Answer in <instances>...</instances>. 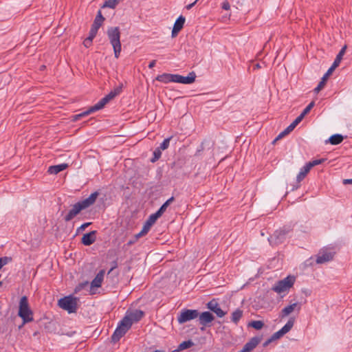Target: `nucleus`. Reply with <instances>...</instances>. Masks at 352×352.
<instances>
[{
    "label": "nucleus",
    "instance_id": "f257e3e1",
    "mask_svg": "<svg viewBox=\"0 0 352 352\" xmlns=\"http://www.w3.org/2000/svg\"><path fill=\"white\" fill-rule=\"evenodd\" d=\"M107 34L111 44L116 58H118L122 47L120 43V31L118 27H110L107 29Z\"/></svg>",
    "mask_w": 352,
    "mask_h": 352
},
{
    "label": "nucleus",
    "instance_id": "aec40b11",
    "mask_svg": "<svg viewBox=\"0 0 352 352\" xmlns=\"http://www.w3.org/2000/svg\"><path fill=\"white\" fill-rule=\"evenodd\" d=\"M98 196V193L97 192H94L91 193L87 198L80 201L83 207L85 208L89 207L92 204H94L97 197Z\"/></svg>",
    "mask_w": 352,
    "mask_h": 352
},
{
    "label": "nucleus",
    "instance_id": "5701e85b",
    "mask_svg": "<svg viewBox=\"0 0 352 352\" xmlns=\"http://www.w3.org/2000/svg\"><path fill=\"white\" fill-rule=\"evenodd\" d=\"M346 47H347L346 45H344L342 47V49L340 50L338 54L337 55V56H336V59L334 60V62L333 63L331 67H332L335 69L337 67H338V65H340V63L342 59L343 56L344 55V54L346 52Z\"/></svg>",
    "mask_w": 352,
    "mask_h": 352
},
{
    "label": "nucleus",
    "instance_id": "13d9d810",
    "mask_svg": "<svg viewBox=\"0 0 352 352\" xmlns=\"http://www.w3.org/2000/svg\"><path fill=\"white\" fill-rule=\"evenodd\" d=\"M197 1H195V2L190 3V4H188V6H186V9L187 10H190V8H192V6L196 3Z\"/></svg>",
    "mask_w": 352,
    "mask_h": 352
},
{
    "label": "nucleus",
    "instance_id": "09e8293b",
    "mask_svg": "<svg viewBox=\"0 0 352 352\" xmlns=\"http://www.w3.org/2000/svg\"><path fill=\"white\" fill-rule=\"evenodd\" d=\"M100 100V102H102V104H103L104 107L110 101L106 96H104V98H102Z\"/></svg>",
    "mask_w": 352,
    "mask_h": 352
},
{
    "label": "nucleus",
    "instance_id": "58836bf2",
    "mask_svg": "<svg viewBox=\"0 0 352 352\" xmlns=\"http://www.w3.org/2000/svg\"><path fill=\"white\" fill-rule=\"evenodd\" d=\"M314 102H310L307 107L306 108L302 111V112L300 113L302 116H303V117H305L310 111L311 109L314 107Z\"/></svg>",
    "mask_w": 352,
    "mask_h": 352
},
{
    "label": "nucleus",
    "instance_id": "e433bc0d",
    "mask_svg": "<svg viewBox=\"0 0 352 352\" xmlns=\"http://www.w3.org/2000/svg\"><path fill=\"white\" fill-rule=\"evenodd\" d=\"M324 160V159L314 160L313 161L308 162L307 164L311 169L312 167L322 164Z\"/></svg>",
    "mask_w": 352,
    "mask_h": 352
},
{
    "label": "nucleus",
    "instance_id": "6ab92c4d",
    "mask_svg": "<svg viewBox=\"0 0 352 352\" xmlns=\"http://www.w3.org/2000/svg\"><path fill=\"white\" fill-rule=\"evenodd\" d=\"M334 69L332 67H330L326 74L323 76V77L321 79V81L319 82L318 86L314 89V91L316 93H318L322 89H323L324 86L326 84V82L329 78V76L331 74V73L333 72Z\"/></svg>",
    "mask_w": 352,
    "mask_h": 352
},
{
    "label": "nucleus",
    "instance_id": "ea45409f",
    "mask_svg": "<svg viewBox=\"0 0 352 352\" xmlns=\"http://www.w3.org/2000/svg\"><path fill=\"white\" fill-rule=\"evenodd\" d=\"M289 133H291L290 131H289L287 130V129L286 128L283 131H282L275 139L273 141V143H275L276 141H278V140L281 139L282 138H283L284 136L288 135Z\"/></svg>",
    "mask_w": 352,
    "mask_h": 352
},
{
    "label": "nucleus",
    "instance_id": "72a5a7b5",
    "mask_svg": "<svg viewBox=\"0 0 352 352\" xmlns=\"http://www.w3.org/2000/svg\"><path fill=\"white\" fill-rule=\"evenodd\" d=\"M118 3L117 0H106L103 4V8H114Z\"/></svg>",
    "mask_w": 352,
    "mask_h": 352
},
{
    "label": "nucleus",
    "instance_id": "b1692460",
    "mask_svg": "<svg viewBox=\"0 0 352 352\" xmlns=\"http://www.w3.org/2000/svg\"><path fill=\"white\" fill-rule=\"evenodd\" d=\"M67 164H60L58 165L51 166L48 168V173L50 174H57L63 170H64L67 167Z\"/></svg>",
    "mask_w": 352,
    "mask_h": 352
},
{
    "label": "nucleus",
    "instance_id": "37998d69",
    "mask_svg": "<svg viewBox=\"0 0 352 352\" xmlns=\"http://www.w3.org/2000/svg\"><path fill=\"white\" fill-rule=\"evenodd\" d=\"M303 118H304L303 116L300 114L292 122H294V124L297 126L302 121V120Z\"/></svg>",
    "mask_w": 352,
    "mask_h": 352
},
{
    "label": "nucleus",
    "instance_id": "49530a36",
    "mask_svg": "<svg viewBox=\"0 0 352 352\" xmlns=\"http://www.w3.org/2000/svg\"><path fill=\"white\" fill-rule=\"evenodd\" d=\"M122 85H120L119 86H118L113 89V91L118 96L122 92Z\"/></svg>",
    "mask_w": 352,
    "mask_h": 352
},
{
    "label": "nucleus",
    "instance_id": "bb28decb",
    "mask_svg": "<svg viewBox=\"0 0 352 352\" xmlns=\"http://www.w3.org/2000/svg\"><path fill=\"white\" fill-rule=\"evenodd\" d=\"M242 316H243V311L239 309H237L232 313L231 320L234 324H237L239 322V321L240 320V319L242 318Z\"/></svg>",
    "mask_w": 352,
    "mask_h": 352
},
{
    "label": "nucleus",
    "instance_id": "7c9ffc66",
    "mask_svg": "<svg viewBox=\"0 0 352 352\" xmlns=\"http://www.w3.org/2000/svg\"><path fill=\"white\" fill-rule=\"evenodd\" d=\"M193 345H194V343L191 340L184 341L179 344V345L178 346V348L177 349L179 350V352L180 351H183L184 349H188V348L192 346Z\"/></svg>",
    "mask_w": 352,
    "mask_h": 352
},
{
    "label": "nucleus",
    "instance_id": "393cba45",
    "mask_svg": "<svg viewBox=\"0 0 352 352\" xmlns=\"http://www.w3.org/2000/svg\"><path fill=\"white\" fill-rule=\"evenodd\" d=\"M343 136L340 134H335L331 135L327 142H329L333 145H337L343 141Z\"/></svg>",
    "mask_w": 352,
    "mask_h": 352
},
{
    "label": "nucleus",
    "instance_id": "cd10ccee",
    "mask_svg": "<svg viewBox=\"0 0 352 352\" xmlns=\"http://www.w3.org/2000/svg\"><path fill=\"white\" fill-rule=\"evenodd\" d=\"M162 214L157 211L156 212L149 216L148 219H147L145 223L151 227L155 223L157 219L160 218Z\"/></svg>",
    "mask_w": 352,
    "mask_h": 352
},
{
    "label": "nucleus",
    "instance_id": "79ce46f5",
    "mask_svg": "<svg viewBox=\"0 0 352 352\" xmlns=\"http://www.w3.org/2000/svg\"><path fill=\"white\" fill-rule=\"evenodd\" d=\"M104 18L102 16L101 12L98 11L94 22H99V21H104Z\"/></svg>",
    "mask_w": 352,
    "mask_h": 352
},
{
    "label": "nucleus",
    "instance_id": "6e6d98bb",
    "mask_svg": "<svg viewBox=\"0 0 352 352\" xmlns=\"http://www.w3.org/2000/svg\"><path fill=\"white\" fill-rule=\"evenodd\" d=\"M87 284V282L80 284L78 287H76V292H77V290H80L82 287H83L84 285H86Z\"/></svg>",
    "mask_w": 352,
    "mask_h": 352
},
{
    "label": "nucleus",
    "instance_id": "69168bd1",
    "mask_svg": "<svg viewBox=\"0 0 352 352\" xmlns=\"http://www.w3.org/2000/svg\"><path fill=\"white\" fill-rule=\"evenodd\" d=\"M43 68H45V66L44 65L41 66V69H43Z\"/></svg>",
    "mask_w": 352,
    "mask_h": 352
},
{
    "label": "nucleus",
    "instance_id": "a18cd8bd",
    "mask_svg": "<svg viewBox=\"0 0 352 352\" xmlns=\"http://www.w3.org/2000/svg\"><path fill=\"white\" fill-rule=\"evenodd\" d=\"M118 95L116 94V93L113 91V90L111 91L109 94H108L106 97L109 100H111L113 98H114Z\"/></svg>",
    "mask_w": 352,
    "mask_h": 352
},
{
    "label": "nucleus",
    "instance_id": "2f4dec72",
    "mask_svg": "<svg viewBox=\"0 0 352 352\" xmlns=\"http://www.w3.org/2000/svg\"><path fill=\"white\" fill-rule=\"evenodd\" d=\"M184 23H174V26L172 30V37H175L178 32L183 28Z\"/></svg>",
    "mask_w": 352,
    "mask_h": 352
},
{
    "label": "nucleus",
    "instance_id": "4be33fe9",
    "mask_svg": "<svg viewBox=\"0 0 352 352\" xmlns=\"http://www.w3.org/2000/svg\"><path fill=\"white\" fill-rule=\"evenodd\" d=\"M156 80L157 81L164 82V83H168L170 82H175V74H163L161 75H158L156 77Z\"/></svg>",
    "mask_w": 352,
    "mask_h": 352
},
{
    "label": "nucleus",
    "instance_id": "9d476101",
    "mask_svg": "<svg viewBox=\"0 0 352 352\" xmlns=\"http://www.w3.org/2000/svg\"><path fill=\"white\" fill-rule=\"evenodd\" d=\"M85 208L80 203V201L75 204L72 209L68 212L67 214L65 217V221H69L73 218H74L77 214H78L81 210H84Z\"/></svg>",
    "mask_w": 352,
    "mask_h": 352
},
{
    "label": "nucleus",
    "instance_id": "7ed1b4c3",
    "mask_svg": "<svg viewBox=\"0 0 352 352\" xmlns=\"http://www.w3.org/2000/svg\"><path fill=\"white\" fill-rule=\"evenodd\" d=\"M132 324L128 317L124 316L113 333L112 341L118 342L130 329Z\"/></svg>",
    "mask_w": 352,
    "mask_h": 352
},
{
    "label": "nucleus",
    "instance_id": "4c0bfd02",
    "mask_svg": "<svg viewBox=\"0 0 352 352\" xmlns=\"http://www.w3.org/2000/svg\"><path fill=\"white\" fill-rule=\"evenodd\" d=\"M151 227H150L149 226H148L146 223H145L142 228V230L140 231V233H138L137 234V236L138 237H140V236H142L144 235H145L148 231L149 230L151 229Z\"/></svg>",
    "mask_w": 352,
    "mask_h": 352
},
{
    "label": "nucleus",
    "instance_id": "dca6fc26",
    "mask_svg": "<svg viewBox=\"0 0 352 352\" xmlns=\"http://www.w3.org/2000/svg\"><path fill=\"white\" fill-rule=\"evenodd\" d=\"M198 316L200 324L204 326H206L214 319V316L209 311L202 312L200 315L199 314Z\"/></svg>",
    "mask_w": 352,
    "mask_h": 352
},
{
    "label": "nucleus",
    "instance_id": "8fccbe9b",
    "mask_svg": "<svg viewBox=\"0 0 352 352\" xmlns=\"http://www.w3.org/2000/svg\"><path fill=\"white\" fill-rule=\"evenodd\" d=\"M296 126V124H294V122H292L287 127V130L290 132H292L294 129L295 127Z\"/></svg>",
    "mask_w": 352,
    "mask_h": 352
},
{
    "label": "nucleus",
    "instance_id": "864d4df0",
    "mask_svg": "<svg viewBox=\"0 0 352 352\" xmlns=\"http://www.w3.org/2000/svg\"><path fill=\"white\" fill-rule=\"evenodd\" d=\"M91 224V223H83L80 227V230H85L87 226H89Z\"/></svg>",
    "mask_w": 352,
    "mask_h": 352
},
{
    "label": "nucleus",
    "instance_id": "3c124183",
    "mask_svg": "<svg viewBox=\"0 0 352 352\" xmlns=\"http://www.w3.org/2000/svg\"><path fill=\"white\" fill-rule=\"evenodd\" d=\"M296 126V124H294V122H292L287 127V130L290 132H292L294 129L295 127Z\"/></svg>",
    "mask_w": 352,
    "mask_h": 352
},
{
    "label": "nucleus",
    "instance_id": "c756f323",
    "mask_svg": "<svg viewBox=\"0 0 352 352\" xmlns=\"http://www.w3.org/2000/svg\"><path fill=\"white\" fill-rule=\"evenodd\" d=\"M174 199H175L173 197L169 198L162 204V206L160 208L157 212H159L162 215L164 212L166 210L167 208L170 206V204L174 201Z\"/></svg>",
    "mask_w": 352,
    "mask_h": 352
},
{
    "label": "nucleus",
    "instance_id": "a19ab883",
    "mask_svg": "<svg viewBox=\"0 0 352 352\" xmlns=\"http://www.w3.org/2000/svg\"><path fill=\"white\" fill-rule=\"evenodd\" d=\"M92 39L89 38H86L85 41H83V45L85 47H89L91 45L92 43Z\"/></svg>",
    "mask_w": 352,
    "mask_h": 352
},
{
    "label": "nucleus",
    "instance_id": "338daca9",
    "mask_svg": "<svg viewBox=\"0 0 352 352\" xmlns=\"http://www.w3.org/2000/svg\"><path fill=\"white\" fill-rule=\"evenodd\" d=\"M118 2L120 1V0H117Z\"/></svg>",
    "mask_w": 352,
    "mask_h": 352
},
{
    "label": "nucleus",
    "instance_id": "052dcab7",
    "mask_svg": "<svg viewBox=\"0 0 352 352\" xmlns=\"http://www.w3.org/2000/svg\"><path fill=\"white\" fill-rule=\"evenodd\" d=\"M261 65L259 63H256V65H254V69H259L261 68Z\"/></svg>",
    "mask_w": 352,
    "mask_h": 352
},
{
    "label": "nucleus",
    "instance_id": "6e6552de",
    "mask_svg": "<svg viewBox=\"0 0 352 352\" xmlns=\"http://www.w3.org/2000/svg\"><path fill=\"white\" fill-rule=\"evenodd\" d=\"M295 319L290 318L287 322L278 331L274 333L271 338L273 340H278L288 333L294 326Z\"/></svg>",
    "mask_w": 352,
    "mask_h": 352
},
{
    "label": "nucleus",
    "instance_id": "de8ad7c7",
    "mask_svg": "<svg viewBox=\"0 0 352 352\" xmlns=\"http://www.w3.org/2000/svg\"><path fill=\"white\" fill-rule=\"evenodd\" d=\"M230 8V3L228 1H224L222 3V8L226 10H228Z\"/></svg>",
    "mask_w": 352,
    "mask_h": 352
},
{
    "label": "nucleus",
    "instance_id": "5fc2aeb1",
    "mask_svg": "<svg viewBox=\"0 0 352 352\" xmlns=\"http://www.w3.org/2000/svg\"><path fill=\"white\" fill-rule=\"evenodd\" d=\"M155 63H156V60H152V61L149 63V65H148V67H149L150 69H152L153 67H155Z\"/></svg>",
    "mask_w": 352,
    "mask_h": 352
},
{
    "label": "nucleus",
    "instance_id": "39448f33",
    "mask_svg": "<svg viewBox=\"0 0 352 352\" xmlns=\"http://www.w3.org/2000/svg\"><path fill=\"white\" fill-rule=\"evenodd\" d=\"M58 305L69 313H74L77 310V298L72 296H65L58 300Z\"/></svg>",
    "mask_w": 352,
    "mask_h": 352
},
{
    "label": "nucleus",
    "instance_id": "f03ea898",
    "mask_svg": "<svg viewBox=\"0 0 352 352\" xmlns=\"http://www.w3.org/2000/svg\"><path fill=\"white\" fill-rule=\"evenodd\" d=\"M18 316L21 318L23 324L30 322L34 320L33 312L29 306L28 300L25 296L20 299Z\"/></svg>",
    "mask_w": 352,
    "mask_h": 352
},
{
    "label": "nucleus",
    "instance_id": "4468645a",
    "mask_svg": "<svg viewBox=\"0 0 352 352\" xmlns=\"http://www.w3.org/2000/svg\"><path fill=\"white\" fill-rule=\"evenodd\" d=\"M207 307L210 311L215 313L217 316L219 318H222L226 315V312L221 309L219 305L214 299L208 302Z\"/></svg>",
    "mask_w": 352,
    "mask_h": 352
},
{
    "label": "nucleus",
    "instance_id": "a211bd4d",
    "mask_svg": "<svg viewBox=\"0 0 352 352\" xmlns=\"http://www.w3.org/2000/svg\"><path fill=\"white\" fill-rule=\"evenodd\" d=\"M144 316V312L140 310H135L133 311L126 313V317H128L132 324L138 322Z\"/></svg>",
    "mask_w": 352,
    "mask_h": 352
},
{
    "label": "nucleus",
    "instance_id": "2eb2a0df",
    "mask_svg": "<svg viewBox=\"0 0 352 352\" xmlns=\"http://www.w3.org/2000/svg\"><path fill=\"white\" fill-rule=\"evenodd\" d=\"M333 258V253L327 250H322L320 252L316 258V263L318 264L324 263L332 260Z\"/></svg>",
    "mask_w": 352,
    "mask_h": 352
},
{
    "label": "nucleus",
    "instance_id": "f704fd0d",
    "mask_svg": "<svg viewBox=\"0 0 352 352\" xmlns=\"http://www.w3.org/2000/svg\"><path fill=\"white\" fill-rule=\"evenodd\" d=\"M162 155V150L158 147L156 148L153 152V157L151 159L152 162H156L157 160L160 158Z\"/></svg>",
    "mask_w": 352,
    "mask_h": 352
},
{
    "label": "nucleus",
    "instance_id": "423d86ee",
    "mask_svg": "<svg viewBox=\"0 0 352 352\" xmlns=\"http://www.w3.org/2000/svg\"><path fill=\"white\" fill-rule=\"evenodd\" d=\"M292 230L290 226L283 227L282 229L276 230L274 233L270 237L269 241L271 243L278 244L281 243L286 235Z\"/></svg>",
    "mask_w": 352,
    "mask_h": 352
},
{
    "label": "nucleus",
    "instance_id": "0e129e2a",
    "mask_svg": "<svg viewBox=\"0 0 352 352\" xmlns=\"http://www.w3.org/2000/svg\"><path fill=\"white\" fill-rule=\"evenodd\" d=\"M113 270V267L111 268V270L109 271V274Z\"/></svg>",
    "mask_w": 352,
    "mask_h": 352
},
{
    "label": "nucleus",
    "instance_id": "20e7f679",
    "mask_svg": "<svg viewBox=\"0 0 352 352\" xmlns=\"http://www.w3.org/2000/svg\"><path fill=\"white\" fill-rule=\"evenodd\" d=\"M296 277L294 276H287L286 278L278 281L273 287L272 290L278 294L289 290L294 284Z\"/></svg>",
    "mask_w": 352,
    "mask_h": 352
},
{
    "label": "nucleus",
    "instance_id": "680f3d73",
    "mask_svg": "<svg viewBox=\"0 0 352 352\" xmlns=\"http://www.w3.org/2000/svg\"><path fill=\"white\" fill-rule=\"evenodd\" d=\"M239 352H248V351L243 347V349Z\"/></svg>",
    "mask_w": 352,
    "mask_h": 352
},
{
    "label": "nucleus",
    "instance_id": "e2e57ef3",
    "mask_svg": "<svg viewBox=\"0 0 352 352\" xmlns=\"http://www.w3.org/2000/svg\"><path fill=\"white\" fill-rule=\"evenodd\" d=\"M172 352H179V350L175 349V350H173Z\"/></svg>",
    "mask_w": 352,
    "mask_h": 352
},
{
    "label": "nucleus",
    "instance_id": "9b49d317",
    "mask_svg": "<svg viewBox=\"0 0 352 352\" xmlns=\"http://www.w3.org/2000/svg\"><path fill=\"white\" fill-rule=\"evenodd\" d=\"M105 274V271L104 270H100L94 278V280L91 282L90 287V292L91 294H94V289L95 288H98L101 286L102 283L104 279V276Z\"/></svg>",
    "mask_w": 352,
    "mask_h": 352
},
{
    "label": "nucleus",
    "instance_id": "603ef678",
    "mask_svg": "<svg viewBox=\"0 0 352 352\" xmlns=\"http://www.w3.org/2000/svg\"><path fill=\"white\" fill-rule=\"evenodd\" d=\"M186 21V19L184 16L182 15H180L176 20L175 22H185Z\"/></svg>",
    "mask_w": 352,
    "mask_h": 352
},
{
    "label": "nucleus",
    "instance_id": "c85d7f7f",
    "mask_svg": "<svg viewBox=\"0 0 352 352\" xmlns=\"http://www.w3.org/2000/svg\"><path fill=\"white\" fill-rule=\"evenodd\" d=\"M102 23H94L93 25L91 28V30L89 33L88 38L91 39H94V37L96 36L97 32L100 28Z\"/></svg>",
    "mask_w": 352,
    "mask_h": 352
},
{
    "label": "nucleus",
    "instance_id": "c9c22d12",
    "mask_svg": "<svg viewBox=\"0 0 352 352\" xmlns=\"http://www.w3.org/2000/svg\"><path fill=\"white\" fill-rule=\"evenodd\" d=\"M172 137L167 138L164 140L162 143L160 144V146L158 147L162 151L166 150L169 146L170 141L171 140Z\"/></svg>",
    "mask_w": 352,
    "mask_h": 352
},
{
    "label": "nucleus",
    "instance_id": "f8f14e48",
    "mask_svg": "<svg viewBox=\"0 0 352 352\" xmlns=\"http://www.w3.org/2000/svg\"><path fill=\"white\" fill-rule=\"evenodd\" d=\"M103 107H104L103 104H102L100 100H99L96 104L91 107L87 111L74 116L73 120H74V121L78 120L79 119H80L81 118H82L85 116H87L93 112H95L96 111L102 109Z\"/></svg>",
    "mask_w": 352,
    "mask_h": 352
},
{
    "label": "nucleus",
    "instance_id": "f3484780",
    "mask_svg": "<svg viewBox=\"0 0 352 352\" xmlns=\"http://www.w3.org/2000/svg\"><path fill=\"white\" fill-rule=\"evenodd\" d=\"M96 231H91L89 233L85 234L81 239V242L85 245H90L93 244L96 239Z\"/></svg>",
    "mask_w": 352,
    "mask_h": 352
},
{
    "label": "nucleus",
    "instance_id": "412c9836",
    "mask_svg": "<svg viewBox=\"0 0 352 352\" xmlns=\"http://www.w3.org/2000/svg\"><path fill=\"white\" fill-rule=\"evenodd\" d=\"M260 338L257 337L252 338L244 346L243 348L248 351L250 352L259 344Z\"/></svg>",
    "mask_w": 352,
    "mask_h": 352
},
{
    "label": "nucleus",
    "instance_id": "4d7b16f0",
    "mask_svg": "<svg viewBox=\"0 0 352 352\" xmlns=\"http://www.w3.org/2000/svg\"><path fill=\"white\" fill-rule=\"evenodd\" d=\"M272 341H274V340H272V338H270V339H268L267 341H265V342L263 344V346H267V345H268L271 342H272Z\"/></svg>",
    "mask_w": 352,
    "mask_h": 352
},
{
    "label": "nucleus",
    "instance_id": "1a4fd4ad",
    "mask_svg": "<svg viewBox=\"0 0 352 352\" xmlns=\"http://www.w3.org/2000/svg\"><path fill=\"white\" fill-rule=\"evenodd\" d=\"M196 74L194 72H190L187 76H183L179 74H175V82L182 84H192L195 81Z\"/></svg>",
    "mask_w": 352,
    "mask_h": 352
},
{
    "label": "nucleus",
    "instance_id": "0eeeda50",
    "mask_svg": "<svg viewBox=\"0 0 352 352\" xmlns=\"http://www.w3.org/2000/svg\"><path fill=\"white\" fill-rule=\"evenodd\" d=\"M198 316L199 311L196 309H184L178 316L177 321L179 324H183L197 318Z\"/></svg>",
    "mask_w": 352,
    "mask_h": 352
},
{
    "label": "nucleus",
    "instance_id": "473e14b6",
    "mask_svg": "<svg viewBox=\"0 0 352 352\" xmlns=\"http://www.w3.org/2000/svg\"><path fill=\"white\" fill-rule=\"evenodd\" d=\"M250 326L256 330H259L263 328L264 323L261 320H254L250 323Z\"/></svg>",
    "mask_w": 352,
    "mask_h": 352
},
{
    "label": "nucleus",
    "instance_id": "bf43d9fd",
    "mask_svg": "<svg viewBox=\"0 0 352 352\" xmlns=\"http://www.w3.org/2000/svg\"><path fill=\"white\" fill-rule=\"evenodd\" d=\"M343 183L344 184H352V179H344Z\"/></svg>",
    "mask_w": 352,
    "mask_h": 352
},
{
    "label": "nucleus",
    "instance_id": "ddd939ff",
    "mask_svg": "<svg viewBox=\"0 0 352 352\" xmlns=\"http://www.w3.org/2000/svg\"><path fill=\"white\" fill-rule=\"evenodd\" d=\"M301 309V305L298 302H294L293 304L289 305L283 308L280 313V317L285 318L289 316L292 312L296 311L299 312Z\"/></svg>",
    "mask_w": 352,
    "mask_h": 352
},
{
    "label": "nucleus",
    "instance_id": "c03bdc74",
    "mask_svg": "<svg viewBox=\"0 0 352 352\" xmlns=\"http://www.w3.org/2000/svg\"><path fill=\"white\" fill-rule=\"evenodd\" d=\"M118 95L116 94V93L113 91V90L111 91L109 94H108L106 97L109 100H111L113 98H114Z\"/></svg>",
    "mask_w": 352,
    "mask_h": 352
},
{
    "label": "nucleus",
    "instance_id": "a878e982",
    "mask_svg": "<svg viewBox=\"0 0 352 352\" xmlns=\"http://www.w3.org/2000/svg\"><path fill=\"white\" fill-rule=\"evenodd\" d=\"M311 169L306 164L305 166H304L300 170L299 173L298 174L296 177V180L298 182H301L307 175V173L309 172Z\"/></svg>",
    "mask_w": 352,
    "mask_h": 352
}]
</instances>
